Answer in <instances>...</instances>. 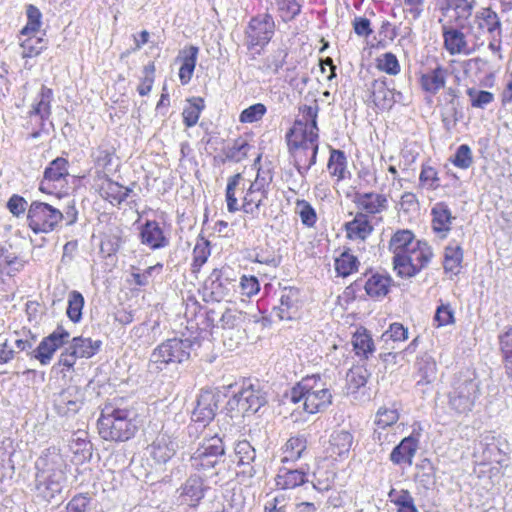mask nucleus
Listing matches in <instances>:
<instances>
[{
	"instance_id": "nucleus-1",
	"label": "nucleus",
	"mask_w": 512,
	"mask_h": 512,
	"mask_svg": "<svg viewBox=\"0 0 512 512\" xmlns=\"http://www.w3.org/2000/svg\"><path fill=\"white\" fill-rule=\"evenodd\" d=\"M318 112L317 103L302 106L301 118L295 121L287 134V143L295 159L296 169L303 177L316 163L319 139Z\"/></svg>"
},
{
	"instance_id": "nucleus-2",
	"label": "nucleus",
	"mask_w": 512,
	"mask_h": 512,
	"mask_svg": "<svg viewBox=\"0 0 512 512\" xmlns=\"http://www.w3.org/2000/svg\"><path fill=\"white\" fill-rule=\"evenodd\" d=\"M271 178L261 175L259 172L254 181L245 188L244 178L241 174H235L228 179L226 187V204L230 213L242 210L246 214L256 217L260 207L268 198Z\"/></svg>"
},
{
	"instance_id": "nucleus-3",
	"label": "nucleus",
	"mask_w": 512,
	"mask_h": 512,
	"mask_svg": "<svg viewBox=\"0 0 512 512\" xmlns=\"http://www.w3.org/2000/svg\"><path fill=\"white\" fill-rule=\"evenodd\" d=\"M333 395L327 382L319 375L304 377L290 392L291 402L302 403L309 414L323 412L332 404Z\"/></svg>"
},
{
	"instance_id": "nucleus-4",
	"label": "nucleus",
	"mask_w": 512,
	"mask_h": 512,
	"mask_svg": "<svg viewBox=\"0 0 512 512\" xmlns=\"http://www.w3.org/2000/svg\"><path fill=\"white\" fill-rule=\"evenodd\" d=\"M135 413L128 408L107 405L98 419V430L104 440L127 441L137 431Z\"/></svg>"
},
{
	"instance_id": "nucleus-5",
	"label": "nucleus",
	"mask_w": 512,
	"mask_h": 512,
	"mask_svg": "<svg viewBox=\"0 0 512 512\" xmlns=\"http://www.w3.org/2000/svg\"><path fill=\"white\" fill-rule=\"evenodd\" d=\"M195 343L190 338H172L162 342L151 353L149 369L159 372L169 365L188 360Z\"/></svg>"
},
{
	"instance_id": "nucleus-6",
	"label": "nucleus",
	"mask_w": 512,
	"mask_h": 512,
	"mask_svg": "<svg viewBox=\"0 0 512 512\" xmlns=\"http://www.w3.org/2000/svg\"><path fill=\"white\" fill-rule=\"evenodd\" d=\"M225 446L222 439L215 435L204 438L190 457L192 468L208 477L217 476V466L223 462Z\"/></svg>"
},
{
	"instance_id": "nucleus-7",
	"label": "nucleus",
	"mask_w": 512,
	"mask_h": 512,
	"mask_svg": "<svg viewBox=\"0 0 512 512\" xmlns=\"http://www.w3.org/2000/svg\"><path fill=\"white\" fill-rule=\"evenodd\" d=\"M53 96V90L43 85L31 105L27 116V127L31 129V137L34 139L39 138L43 133L48 134L53 128L50 120Z\"/></svg>"
},
{
	"instance_id": "nucleus-8",
	"label": "nucleus",
	"mask_w": 512,
	"mask_h": 512,
	"mask_svg": "<svg viewBox=\"0 0 512 512\" xmlns=\"http://www.w3.org/2000/svg\"><path fill=\"white\" fill-rule=\"evenodd\" d=\"M275 33V21L269 13L259 14L250 19L245 29V45L253 54L260 55Z\"/></svg>"
},
{
	"instance_id": "nucleus-9",
	"label": "nucleus",
	"mask_w": 512,
	"mask_h": 512,
	"mask_svg": "<svg viewBox=\"0 0 512 512\" xmlns=\"http://www.w3.org/2000/svg\"><path fill=\"white\" fill-rule=\"evenodd\" d=\"M62 210L51 204L33 201L27 210L28 227L35 233H50L63 221Z\"/></svg>"
},
{
	"instance_id": "nucleus-10",
	"label": "nucleus",
	"mask_w": 512,
	"mask_h": 512,
	"mask_svg": "<svg viewBox=\"0 0 512 512\" xmlns=\"http://www.w3.org/2000/svg\"><path fill=\"white\" fill-rule=\"evenodd\" d=\"M432 258V248L427 242L420 240L393 267L399 277L411 278L426 268Z\"/></svg>"
},
{
	"instance_id": "nucleus-11",
	"label": "nucleus",
	"mask_w": 512,
	"mask_h": 512,
	"mask_svg": "<svg viewBox=\"0 0 512 512\" xmlns=\"http://www.w3.org/2000/svg\"><path fill=\"white\" fill-rule=\"evenodd\" d=\"M265 393L250 382H243L240 390H238L232 398L229 399L227 405L230 411H237L245 415L257 412L266 403Z\"/></svg>"
},
{
	"instance_id": "nucleus-12",
	"label": "nucleus",
	"mask_w": 512,
	"mask_h": 512,
	"mask_svg": "<svg viewBox=\"0 0 512 512\" xmlns=\"http://www.w3.org/2000/svg\"><path fill=\"white\" fill-rule=\"evenodd\" d=\"M68 347L61 353L58 364L67 370L73 369L78 358H91L101 348L100 340H93L89 337L78 336L68 342Z\"/></svg>"
},
{
	"instance_id": "nucleus-13",
	"label": "nucleus",
	"mask_w": 512,
	"mask_h": 512,
	"mask_svg": "<svg viewBox=\"0 0 512 512\" xmlns=\"http://www.w3.org/2000/svg\"><path fill=\"white\" fill-rule=\"evenodd\" d=\"M479 384L476 380L468 378L454 384L449 393V406L458 414H466L474 406Z\"/></svg>"
},
{
	"instance_id": "nucleus-14",
	"label": "nucleus",
	"mask_w": 512,
	"mask_h": 512,
	"mask_svg": "<svg viewBox=\"0 0 512 512\" xmlns=\"http://www.w3.org/2000/svg\"><path fill=\"white\" fill-rule=\"evenodd\" d=\"M235 276L229 267L213 269L204 283V291L213 301L225 299L234 288Z\"/></svg>"
},
{
	"instance_id": "nucleus-15",
	"label": "nucleus",
	"mask_w": 512,
	"mask_h": 512,
	"mask_svg": "<svg viewBox=\"0 0 512 512\" xmlns=\"http://www.w3.org/2000/svg\"><path fill=\"white\" fill-rule=\"evenodd\" d=\"M68 166V160L63 157H58L51 161L45 168L43 178L39 184V190L42 193L48 195L56 194L59 197L55 190L67 184V177L69 176Z\"/></svg>"
},
{
	"instance_id": "nucleus-16",
	"label": "nucleus",
	"mask_w": 512,
	"mask_h": 512,
	"mask_svg": "<svg viewBox=\"0 0 512 512\" xmlns=\"http://www.w3.org/2000/svg\"><path fill=\"white\" fill-rule=\"evenodd\" d=\"M69 339L70 333L63 326H58L51 334L42 339L33 351V355L42 365H48L54 353L67 344Z\"/></svg>"
},
{
	"instance_id": "nucleus-17",
	"label": "nucleus",
	"mask_w": 512,
	"mask_h": 512,
	"mask_svg": "<svg viewBox=\"0 0 512 512\" xmlns=\"http://www.w3.org/2000/svg\"><path fill=\"white\" fill-rule=\"evenodd\" d=\"M37 474L66 477V461L55 447L46 449L35 463Z\"/></svg>"
},
{
	"instance_id": "nucleus-18",
	"label": "nucleus",
	"mask_w": 512,
	"mask_h": 512,
	"mask_svg": "<svg viewBox=\"0 0 512 512\" xmlns=\"http://www.w3.org/2000/svg\"><path fill=\"white\" fill-rule=\"evenodd\" d=\"M300 293L297 288L285 287L280 291L279 304L274 307L275 316L280 320L293 319L299 309Z\"/></svg>"
},
{
	"instance_id": "nucleus-19",
	"label": "nucleus",
	"mask_w": 512,
	"mask_h": 512,
	"mask_svg": "<svg viewBox=\"0 0 512 512\" xmlns=\"http://www.w3.org/2000/svg\"><path fill=\"white\" fill-rule=\"evenodd\" d=\"M218 409V397L210 390H203L197 399V405L193 410L192 419L195 422L206 425L214 419Z\"/></svg>"
},
{
	"instance_id": "nucleus-20",
	"label": "nucleus",
	"mask_w": 512,
	"mask_h": 512,
	"mask_svg": "<svg viewBox=\"0 0 512 512\" xmlns=\"http://www.w3.org/2000/svg\"><path fill=\"white\" fill-rule=\"evenodd\" d=\"M447 77V68L440 63H436L434 67L421 73L419 83L425 92L436 95L445 87Z\"/></svg>"
},
{
	"instance_id": "nucleus-21",
	"label": "nucleus",
	"mask_w": 512,
	"mask_h": 512,
	"mask_svg": "<svg viewBox=\"0 0 512 512\" xmlns=\"http://www.w3.org/2000/svg\"><path fill=\"white\" fill-rule=\"evenodd\" d=\"M354 443V436L350 431L335 430L330 435L327 452L335 460H342L348 457Z\"/></svg>"
},
{
	"instance_id": "nucleus-22",
	"label": "nucleus",
	"mask_w": 512,
	"mask_h": 512,
	"mask_svg": "<svg viewBox=\"0 0 512 512\" xmlns=\"http://www.w3.org/2000/svg\"><path fill=\"white\" fill-rule=\"evenodd\" d=\"M65 481L66 477L49 476L36 473V494L45 501H51L56 495L62 492Z\"/></svg>"
},
{
	"instance_id": "nucleus-23",
	"label": "nucleus",
	"mask_w": 512,
	"mask_h": 512,
	"mask_svg": "<svg viewBox=\"0 0 512 512\" xmlns=\"http://www.w3.org/2000/svg\"><path fill=\"white\" fill-rule=\"evenodd\" d=\"M209 485L199 475H191L181 486L180 496L190 506H196L204 498Z\"/></svg>"
},
{
	"instance_id": "nucleus-24",
	"label": "nucleus",
	"mask_w": 512,
	"mask_h": 512,
	"mask_svg": "<svg viewBox=\"0 0 512 512\" xmlns=\"http://www.w3.org/2000/svg\"><path fill=\"white\" fill-rule=\"evenodd\" d=\"M177 443L168 435L160 434L147 448L149 455L159 464L168 462L176 453Z\"/></svg>"
},
{
	"instance_id": "nucleus-25",
	"label": "nucleus",
	"mask_w": 512,
	"mask_h": 512,
	"mask_svg": "<svg viewBox=\"0 0 512 512\" xmlns=\"http://www.w3.org/2000/svg\"><path fill=\"white\" fill-rule=\"evenodd\" d=\"M141 242L153 250L164 248L169 244V238L165 235L157 221H147L140 231Z\"/></svg>"
},
{
	"instance_id": "nucleus-26",
	"label": "nucleus",
	"mask_w": 512,
	"mask_h": 512,
	"mask_svg": "<svg viewBox=\"0 0 512 512\" xmlns=\"http://www.w3.org/2000/svg\"><path fill=\"white\" fill-rule=\"evenodd\" d=\"M419 240L415 239V235L411 230L402 229L396 231L389 241V251L393 254V265L406 254L410 248Z\"/></svg>"
},
{
	"instance_id": "nucleus-27",
	"label": "nucleus",
	"mask_w": 512,
	"mask_h": 512,
	"mask_svg": "<svg viewBox=\"0 0 512 512\" xmlns=\"http://www.w3.org/2000/svg\"><path fill=\"white\" fill-rule=\"evenodd\" d=\"M419 439L413 435L405 437L394 447L390 454V460L395 465H412L413 458L417 452Z\"/></svg>"
},
{
	"instance_id": "nucleus-28",
	"label": "nucleus",
	"mask_w": 512,
	"mask_h": 512,
	"mask_svg": "<svg viewBox=\"0 0 512 512\" xmlns=\"http://www.w3.org/2000/svg\"><path fill=\"white\" fill-rule=\"evenodd\" d=\"M54 405L61 415L74 414L82 405L81 394L76 387H69L55 397Z\"/></svg>"
},
{
	"instance_id": "nucleus-29",
	"label": "nucleus",
	"mask_w": 512,
	"mask_h": 512,
	"mask_svg": "<svg viewBox=\"0 0 512 512\" xmlns=\"http://www.w3.org/2000/svg\"><path fill=\"white\" fill-rule=\"evenodd\" d=\"M199 49L190 45L180 50L177 60L181 62L179 69V80L182 85H187L193 76L195 70Z\"/></svg>"
},
{
	"instance_id": "nucleus-30",
	"label": "nucleus",
	"mask_w": 512,
	"mask_h": 512,
	"mask_svg": "<svg viewBox=\"0 0 512 512\" xmlns=\"http://www.w3.org/2000/svg\"><path fill=\"white\" fill-rule=\"evenodd\" d=\"M431 215L433 231L440 238H445L451 229L453 219L449 207L444 202H438L431 209Z\"/></svg>"
},
{
	"instance_id": "nucleus-31",
	"label": "nucleus",
	"mask_w": 512,
	"mask_h": 512,
	"mask_svg": "<svg viewBox=\"0 0 512 512\" xmlns=\"http://www.w3.org/2000/svg\"><path fill=\"white\" fill-rule=\"evenodd\" d=\"M443 38L444 46L451 55H469L474 51V48L466 41L464 33L458 29H445L443 31Z\"/></svg>"
},
{
	"instance_id": "nucleus-32",
	"label": "nucleus",
	"mask_w": 512,
	"mask_h": 512,
	"mask_svg": "<svg viewBox=\"0 0 512 512\" xmlns=\"http://www.w3.org/2000/svg\"><path fill=\"white\" fill-rule=\"evenodd\" d=\"M131 192L130 188L124 187L109 178H103L99 186L100 196L112 205H120Z\"/></svg>"
},
{
	"instance_id": "nucleus-33",
	"label": "nucleus",
	"mask_w": 512,
	"mask_h": 512,
	"mask_svg": "<svg viewBox=\"0 0 512 512\" xmlns=\"http://www.w3.org/2000/svg\"><path fill=\"white\" fill-rule=\"evenodd\" d=\"M354 202L359 209L369 214H378L386 210L388 200L385 195L369 192L356 193Z\"/></svg>"
},
{
	"instance_id": "nucleus-34",
	"label": "nucleus",
	"mask_w": 512,
	"mask_h": 512,
	"mask_svg": "<svg viewBox=\"0 0 512 512\" xmlns=\"http://www.w3.org/2000/svg\"><path fill=\"white\" fill-rule=\"evenodd\" d=\"M371 94L375 106L382 110L390 109L396 102L394 91L388 88L385 80L382 79L373 81Z\"/></svg>"
},
{
	"instance_id": "nucleus-35",
	"label": "nucleus",
	"mask_w": 512,
	"mask_h": 512,
	"mask_svg": "<svg viewBox=\"0 0 512 512\" xmlns=\"http://www.w3.org/2000/svg\"><path fill=\"white\" fill-rule=\"evenodd\" d=\"M417 369V385H428L436 379L437 365L434 358L428 354L423 353L419 355L415 363Z\"/></svg>"
},
{
	"instance_id": "nucleus-36",
	"label": "nucleus",
	"mask_w": 512,
	"mask_h": 512,
	"mask_svg": "<svg viewBox=\"0 0 512 512\" xmlns=\"http://www.w3.org/2000/svg\"><path fill=\"white\" fill-rule=\"evenodd\" d=\"M347 237L351 240H365L372 232L373 227L367 216L357 213L354 219L345 224Z\"/></svg>"
},
{
	"instance_id": "nucleus-37",
	"label": "nucleus",
	"mask_w": 512,
	"mask_h": 512,
	"mask_svg": "<svg viewBox=\"0 0 512 512\" xmlns=\"http://www.w3.org/2000/svg\"><path fill=\"white\" fill-rule=\"evenodd\" d=\"M306 448L307 439L304 436L298 435L290 437L282 447L281 461L287 463L299 460L306 451Z\"/></svg>"
},
{
	"instance_id": "nucleus-38",
	"label": "nucleus",
	"mask_w": 512,
	"mask_h": 512,
	"mask_svg": "<svg viewBox=\"0 0 512 512\" xmlns=\"http://www.w3.org/2000/svg\"><path fill=\"white\" fill-rule=\"evenodd\" d=\"M308 482L303 471L281 468L276 476V485L280 489H294Z\"/></svg>"
},
{
	"instance_id": "nucleus-39",
	"label": "nucleus",
	"mask_w": 512,
	"mask_h": 512,
	"mask_svg": "<svg viewBox=\"0 0 512 512\" xmlns=\"http://www.w3.org/2000/svg\"><path fill=\"white\" fill-rule=\"evenodd\" d=\"M352 345L355 354L363 359L369 358L375 351L373 339L365 329L357 330L353 334Z\"/></svg>"
},
{
	"instance_id": "nucleus-40",
	"label": "nucleus",
	"mask_w": 512,
	"mask_h": 512,
	"mask_svg": "<svg viewBox=\"0 0 512 512\" xmlns=\"http://www.w3.org/2000/svg\"><path fill=\"white\" fill-rule=\"evenodd\" d=\"M391 278L387 275L374 274L365 284L366 293L373 298H382L389 292Z\"/></svg>"
},
{
	"instance_id": "nucleus-41",
	"label": "nucleus",
	"mask_w": 512,
	"mask_h": 512,
	"mask_svg": "<svg viewBox=\"0 0 512 512\" xmlns=\"http://www.w3.org/2000/svg\"><path fill=\"white\" fill-rule=\"evenodd\" d=\"M123 243V231L120 227H111L101 240V251L107 256L114 255Z\"/></svg>"
},
{
	"instance_id": "nucleus-42",
	"label": "nucleus",
	"mask_w": 512,
	"mask_h": 512,
	"mask_svg": "<svg viewBox=\"0 0 512 512\" xmlns=\"http://www.w3.org/2000/svg\"><path fill=\"white\" fill-rule=\"evenodd\" d=\"M277 15L287 23L294 20L302 10V3L299 0H274Z\"/></svg>"
},
{
	"instance_id": "nucleus-43",
	"label": "nucleus",
	"mask_w": 512,
	"mask_h": 512,
	"mask_svg": "<svg viewBox=\"0 0 512 512\" xmlns=\"http://www.w3.org/2000/svg\"><path fill=\"white\" fill-rule=\"evenodd\" d=\"M474 23L477 27L488 33H494L500 28L498 15L490 8H482L475 15Z\"/></svg>"
},
{
	"instance_id": "nucleus-44",
	"label": "nucleus",
	"mask_w": 512,
	"mask_h": 512,
	"mask_svg": "<svg viewBox=\"0 0 512 512\" xmlns=\"http://www.w3.org/2000/svg\"><path fill=\"white\" fill-rule=\"evenodd\" d=\"M463 252L458 245H449L444 252V270L446 273L457 275L460 272Z\"/></svg>"
},
{
	"instance_id": "nucleus-45",
	"label": "nucleus",
	"mask_w": 512,
	"mask_h": 512,
	"mask_svg": "<svg viewBox=\"0 0 512 512\" xmlns=\"http://www.w3.org/2000/svg\"><path fill=\"white\" fill-rule=\"evenodd\" d=\"M204 100L200 97H193L188 100V105L183 109V122L187 127L197 124L200 114L204 109Z\"/></svg>"
},
{
	"instance_id": "nucleus-46",
	"label": "nucleus",
	"mask_w": 512,
	"mask_h": 512,
	"mask_svg": "<svg viewBox=\"0 0 512 512\" xmlns=\"http://www.w3.org/2000/svg\"><path fill=\"white\" fill-rule=\"evenodd\" d=\"M327 168L329 173L337 178V181L343 180L347 172V160L344 152L332 150Z\"/></svg>"
},
{
	"instance_id": "nucleus-47",
	"label": "nucleus",
	"mask_w": 512,
	"mask_h": 512,
	"mask_svg": "<svg viewBox=\"0 0 512 512\" xmlns=\"http://www.w3.org/2000/svg\"><path fill=\"white\" fill-rule=\"evenodd\" d=\"M335 480V473L324 468H317L312 475L311 484L314 490L318 492L329 491Z\"/></svg>"
},
{
	"instance_id": "nucleus-48",
	"label": "nucleus",
	"mask_w": 512,
	"mask_h": 512,
	"mask_svg": "<svg viewBox=\"0 0 512 512\" xmlns=\"http://www.w3.org/2000/svg\"><path fill=\"white\" fill-rule=\"evenodd\" d=\"M84 303V297L80 292L76 290L69 292L66 315L73 323H79L81 321Z\"/></svg>"
},
{
	"instance_id": "nucleus-49",
	"label": "nucleus",
	"mask_w": 512,
	"mask_h": 512,
	"mask_svg": "<svg viewBox=\"0 0 512 512\" xmlns=\"http://www.w3.org/2000/svg\"><path fill=\"white\" fill-rule=\"evenodd\" d=\"M419 186L428 191H435L440 187L438 171L433 166L425 163L421 167Z\"/></svg>"
},
{
	"instance_id": "nucleus-50",
	"label": "nucleus",
	"mask_w": 512,
	"mask_h": 512,
	"mask_svg": "<svg viewBox=\"0 0 512 512\" xmlns=\"http://www.w3.org/2000/svg\"><path fill=\"white\" fill-rule=\"evenodd\" d=\"M21 40V55L23 58H32L41 53L45 48L44 40L35 35L29 34Z\"/></svg>"
},
{
	"instance_id": "nucleus-51",
	"label": "nucleus",
	"mask_w": 512,
	"mask_h": 512,
	"mask_svg": "<svg viewBox=\"0 0 512 512\" xmlns=\"http://www.w3.org/2000/svg\"><path fill=\"white\" fill-rule=\"evenodd\" d=\"M295 213L300 217L303 225L313 227L317 222V214L312 205L304 200L297 199L295 202Z\"/></svg>"
},
{
	"instance_id": "nucleus-52",
	"label": "nucleus",
	"mask_w": 512,
	"mask_h": 512,
	"mask_svg": "<svg viewBox=\"0 0 512 512\" xmlns=\"http://www.w3.org/2000/svg\"><path fill=\"white\" fill-rule=\"evenodd\" d=\"M358 264L359 262L354 255L344 252L336 258L335 270L338 275L346 277L357 271Z\"/></svg>"
},
{
	"instance_id": "nucleus-53",
	"label": "nucleus",
	"mask_w": 512,
	"mask_h": 512,
	"mask_svg": "<svg viewBox=\"0 0 512 512\" xmlns=\"http://www.w3.org/2000/svg\"><path fill=\"white\" fill-rule=\"evenodd\" d=\"M210 253V247L207 241L196 243L193 249V262L191 264L192 273H199L201 267L207 262Z\"/></svg>"
},
{
	"instance_id": "nucleus-54",
	"label": "nucleus",
	"mask_w": 512,
	"mask_h": 512,
	"mask_svg": "<svg viewBox=\"0 0 512 512\" xmlns=\"http://www.w3.org/2000/svg\"><path fill=\"white\" fill-rule=\"evenodd\" d=\"M27 23L21 30L22 36L34 34L39 31L42 24V14L38 8L33 5H29L26 10Z\"/></svg>"
},
{
	"instance_id": "nucleus-55",
	"label": "nucleus",
	"mask_w": 512,
	"mask_h": 512,
	"mask_svg": "<svg viewBox=\"0 0 512 512\" xmlns=\"http://www.w3.org/2000/svg\"><path fill=\"white\" fill-rule=\"evenodd\" d=\"M399 412L396 408L380 407L375 416V424L378 429H385L397 423Z\"/></svg>"
},
{
	"instance_id": "nucleus-56",
	"label": "nucleus",
	"mask_w": 512,
	"mask_h": 512,
	"mask_svg": "<svg viewBox=\"0 0 512 512\" xmlns=\"http://www.w3.org/2000/svg\"><path fill=\"white\" fill-rule=\"evenodd\" d=\"M235 457L238 465H250L256 457L255 449L246 441H239L235 446Z\"/></svg>"
},
{
	"instance_id": "nucleus-57",
	"label": "nucleus",
	"mask_w": 512,
	"mask_h": 512,
	"mask_svg": "<svg viewBox=\"0 0 512 512\" xmlns=\"http://www.w3.org/2000/svg\"><path fill=\"white\" fill-rule=\"evenodd\" d=\"M377 68L380 71L393 76L399 74L401 71L400 63L396 55L391 52L384 53L378 57Z\"/></svg>"
},
{
	"instance_id": "nucleus-58",
	"label": "nucleus",
	"mask_w": 512,
	"mask_h": 512,
	"mask_svg": "<svg viewBox=\"0 0 512 512\" xmlns=\"http://www.w3.org/2000/svg\"><path fill=\"white\" fill-rule=\"evenodd\" d=\"M267 108L262 103L253 104L244 109L239 115L241 123H254L260 121L266 114Z\"/></svg>"
},
{
	"instance_id": "nucleus-59",
	"label": "nucleus",
	"mask_w": 512,
	"mask_h": 512,
	"mask_svg": "<svg viewBox=\"0 0 512 512\" xmlns=\"http://www.w3.org/2000/svg\"><path fill=\"white\" fill-rule=\"evenodd\" d=\"M467 95L471 100V106L475 108L483 109L494 100L493 93L484 90L470 88L467 90Z\"/></svg>"
},
{
	"instance_id": "nucleus-60",
	"label": "nucleus",
	"mask_w": 512,
	"mask_h": 512,
	"mask_svg": "<svg viewBox=\"0 0 512 512\" xmlns=\"http://www.w3.org/2000/svg\"><path fill=\"white\" fill-rule=\"evenodd\" d=\"M67 512H92V499L87 494L75 495L66 506Z\"/></svg>"
},
{
	"instance_id": "nucleus-61",
	"label": "nucleus",
	"mask_w": 512,
	"mask_h": 512,
	"mask_svg": "<svg viewBox=\"0 0 512 512\" xmlns=\"http://www.w3.org/2000/svg\"><path fill=\"white\" fill-rule=\"evenodd\" d=\"M473 162L472 152L468 145H460L452 159L454 166L460 169H468Z\"/></svg>"
},
{
	"instance_id": "nucleus-62",
	"label": "nucleus",
	"mask_w": 512,
	"mask_h": 512,
	"mask_svg": "<svg viewBox=\"0 0 512 512\" xmlns=\"http://www.w3.org/2000/svg\"><path fill=\"white\" fill-rule=\"evenodd\" d=\"M250 149V145L243 139H237L226 152V157L229 160L240 162L243 160Z\"/></svg>"
},
{
	"instance_id": "nucleus-63",
	"label": "nucleus",
	"mask_w": 512,
	"mask_h": 512,
	"mask_svg": "<svg viewBox=\"0 0 512 512\" xmlns=\"http://www.w3.org/2000/svg\"><path fill=\"white\" fill-rule=\"evenodd\" d=\"M71 451L76 455L79 456L80 461H84L86 459H89L91 457V451H92V445L91 443L84 439V438H76L72 441L70 445Z\"/></svg>"
},
{
	"instance_id": "nucleus-64",
	"label": "nucleus",
	"mask_w": 512,
	"mask_h": 512,
	"mask_svg": "<svg viewBox=\"0 0 512 512\" xmlns=\"http://www.w3.org/2000/svg\"><path fill=\"white\" fill-rule=\"evenodd\" d=\"M476 0H452V5L457 17L467 20L473 12Z\"/></svg>"
}]
</instances>
